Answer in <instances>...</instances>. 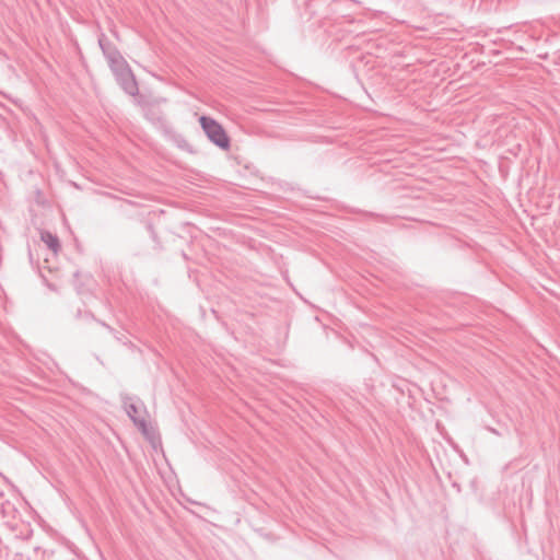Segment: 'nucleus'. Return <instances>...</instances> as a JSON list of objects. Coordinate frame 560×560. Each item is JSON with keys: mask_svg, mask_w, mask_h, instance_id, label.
Returning <instances> with one entry per match:
<instances>
[{"mask_svg": "<svg viewBox=\"0 0 560 560\" xmlns=\"http://www.w3.org/2000/svg\"><path fill=\"white\" fill-rule=\"evenodd\" d=\"M199 121L211 142L224 151L230 150V138L219 122L205 116H202Z\"/></svg>", "mask_w": 560, "mask_h": 560, "instance_id": "1", "label": "nucleus"}, {"mask_svg": "<svg viewBox=\"0 0 560 560\" xmlns=\"http://www.w3.org/2000/svg\"><path fill=\"white\" fill-rule=\"evenodd\" d=\"M43 242L55 253L57 254L59 250V241L56 236L50 233L42 234Z\"/></svg>", "mask_w": 560, "mask_h": 560, "instance_id": "2", "label": "nucleus"}]
</instances>
